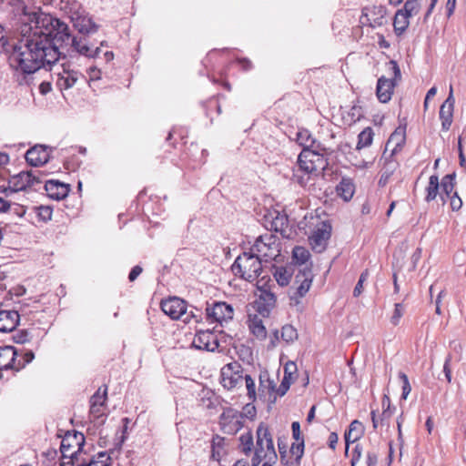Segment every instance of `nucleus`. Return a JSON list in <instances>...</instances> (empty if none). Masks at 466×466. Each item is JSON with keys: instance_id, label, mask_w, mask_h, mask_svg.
<instances>
[{"instance_id": "nucleus-1", "label": "nucleus", "mask_w": 466, "mask_h": 466, "mask_svg": "<svg viewBox=\"0 0 466 466\" xmlns=\"http://www.w3.org/2000/svg\"><path fill=\"white\" fill-rule=\"evenodd\" d=\"M17 11L20 15L19 32L22 38L8 44L5 48L10 53V58H21L30 55L31 58H46L56 56L57 58H66L64 52L70 40L69 28L59 19L41 11L39 7L20 5Z\"/></svg>"}, {"instance_id": "nucleus-2", "label": "nucleus", "mask_w": 466, "mask_h": 466, "mask_svg": "<svg viewBox=\"0 0 466 466\" xmlns=\"http://www.w3.org/2000/svg\"><path fill=\"white\" fill-rule=\"evenodd\" d=\"M312 279V269L310 267L306 266L298 271L292 286L289 289V306L295 307L298 312H303L305 309L302 298L309 292Z\"/></svg>"}, {"instance_id": "nucleus-3", "label": "nucleus", "mask_w": 466, "mask_h": 466, "mask_svg": "<svg viewBox=\"0 0 466 466\" xmlns=\"http://www.w3.org/2000/svg\"><path fill=\"white\" fill-rule=\"evenodd\" d=\"M255 252H244L236 258L231 266V270L235 276H238L249 282L254 281L259 277L262 272V264L258 253Z\"/></svg>"}, {"instance_id": "nucleus-4", "label": "nucleus", "mask_w": 466, "mask_h": 466, "mask_svg": "<svg viewBox=\"0 0 466 466\" xmlns=\"http://www.w3.org/2000/svg\"><path fill=\"white\" fill-rule=\"evenodd\" d=\"M389 77L381 76L378 78L376 86V96L380 103L386 104L390 101L394 89L401 80V72L396 60H390L386 63Z\"/></svg>"}, {"instance_id": "nucleus-5", "label": "nucleus", "mask_w": 466, "mask_h": 466, "mask_svg": "<svg viewBox=\"0 0 466 466\" xmlns=\"http://www.w3.org/2000/svg\"><path fill=\"white\" fill-rule=\"evenodd\" d=\"M64 52L68 55H77L86 56V58H99L101 56L108 58L109 56H113L112 51L108 49L107 45L104 42L100 44V46H96V48H92L87 45L86 39H77L76 36H70V40H68Z\"/></svg>"}, {"instance_id": "nucleus-6", "label": "nucleus", "mask_w": 466, "mask_h": 466, "mask_svg": "<svg viewBox=\"0 0 466 466\" xmlns=\"http://www.w3.org/2000/svg\"><path fill=\"white\" fill-rule=\"evenodd\" d=\"M360 24L363 27L376 29L389 24L388 9L383 5H370L361 9Z\"/></svg>"}, {"instance_id": "nucleus-7", "label": "nucleus", "mask_w": 466, "mask_h": 466, "mask_svg": "<svg viewBox=\"0 0 466 466\" xmlns=\"http://www.w3.org/2000/svg\"><path fill=\"white\" fill-rule=\"evenodd\" d=\"M85 445V436L78 431H67L61 441L60 451L63 458L69 459L67 463L75 464L81 456Z\"/></svg>"}, {"instance_id": "nucleus-8", "label": "nucleus", "mask_w": 466, "mask_h": 466, "mask_svg": "<svg viewBox=\"0 0 466 466\" xmlns=\"http://www.w3.org/2000/svg\"><path fill=\"white\" fill-rule=\"evenodd\" d=\"M328 165L327 159L322 154H318L308 149H302L298 157L299 171L306 174H314L317 176L321 170H324Z\"/></svg>"}, {"instance_id": "nucleus-9", "label": "nucleus", "mask_w": 466, "mask_h": 466, "mask_svg": "<svg viewBox=\"0 0 466 466\" xmlns=\"http://www.w3.org/2000/svg\"><path fill=\"white\" fill-rule=\"evenodd\" d=\"M332 227L329 221H322L309 238L312 248L321 253L326 249L327 242L331 237Z\"/></svg>"}, {"instance_id": "nucleus-10", "label": "nucleus", "mask_w": 466, "mask_h": 466, "mask_svg": "<svg viewBox=\"0 0 466 466\" xmlns=\"http://www.w3.org/2000/svg\"><path fill=\"white\" fill-rule=\"evenodd\" d=\"M256 435V452L262 453L263 455H268L269 452L272 455L277 453L274 448L272 435L267 424L260 422L257 428Z\"/></svg>"}, {"instance_id": "nucleus-11", "label": "nucleus", "mask_w": 466, "mask_h": 466, "mask_svg": "<svg viewBox=\"0 0 466 466\" xmlns=\"http://www.w3.org/2000/svg\"><path fill=\"white\" fill-rule=\"evenodd\" d=\"M32 171L20 172L10 178L8 187H0V193L8 197L12 193L25 190L32 187Z\"/></svg>"}, {"instance_id": "nucleus-12", "label": "nucleus", "mask_w": 466, "mask_h": 466, "mask_svg": "<svg viewBox=\"0 0 466 466\" xmlns=\"http://www.w3.org/2000/svg\"><path fill=\"white\" fill-rule=\"evenodd\" d=\"M207 316L222 324L223 321H228L233 319L234 309L230 304L224 301H215L212 307H207Z\"/></svg>"}, {"instance_id": "nucleus-13", "label": "nucleus", "mask_w": 466, "mask_h": 466, "mask_svg": "<svg viewBox=\"0 0 466 466\" xmlns=\"http://www.w3.org/2000/svg\"><path fill=\"white\" fill-rule=\"evenodd\" d=\"M219 346L217 336L210 330H199L195 335L191 347L197 350L215 351Z\"/></svg>"}, {"instance_id": "nucleus-14", "label": "nucleus", "mask_w": 466, "mask_h": 466, "mask_svg": "<svg viewBox=\"0 0 466 466\" xmlns=\"http://www.w3.org/2000/svg\"><path fill=\"white\" fill-rule=\"evenodd\" d=\"M17 357L18 352L15 347H0V370H13L18 371L22 370V364H19Z\"/></svg>"}, {"instance_id": "nucleus-15", "label": "nucleus", "mask_w": 466, "mask_h": 466, "mask_svg": "<svg viewBox=\"0 0 466 466\" xmlns=\"http://www.w3.org/2000/svg\"><path fill=\"white\" fill-rule=\"evenodd\" d=\"M455 99L453 96L452 86H450V91L448 97L441 106L440 108V118L441 120L442 130L448 131L451 128L453 120V110H454Z\"/></svg>"}, {"instance_id": "nucleus-16", "label": "nucleus", "mask_w": 466, "mask_h": 466, "mask_svg": "<svg viewBox=\"0 0 466 466\" xmlns=\"http://www.w3.org/2000/svg\"><path fill=\"white\" fill-rule=\"evenodd\" d=\"M70 20L75 29H76L80 34L87 35L95 33L97 30V25L90 17L85 15L84 12H71Z\"/></svg>"}, {"instance_id": "nucleus-17", "label": "nucleus", "mask_w": 466, "mask_h": 466, "mask_svg": "<svg viewBox=\"0 0 466 466\" xmlns=\"http://www.w3.org/2000/svg\"><path fill=\"white\" fill-rule=\"evenodd\" d=\"M46 60H13L10 66L15 71H21L25 75H30L40 69ZM47 64L54 65L58 60H46Z\"/></svg>"}, {"instance_id": "nucleus-18", "label": "nucleus", "mask_w": 466, "mask_h": 466, "mask_svg": "<svg viewBox=\"0 0 466 466\" xmlns=\"http://www.w3.org/2000/svg\"><path fill=\"white\" fill-rule=\"evenodd\" d=\"M27 163L34 167L43 166L49 160L47 147L42 145H36L25 153Z\"/></svg>"}, {"instance_id": "nucleus-19", "label": "nucleus", "mask_w": 466, "mask_h": 466, "mask_svg": "<svg viewBox=\"0 0 466 466\" xmlns=\"http://www.w3.org/2000/svg\"><path fill=\"white\" fill-rule=\"evenodd\" d=\"M107 400V387H101L96 391V393L90 399V413L96 418H99L103 415V408L106 405Z\"/></svg>"}, {"instance_id": "nucleus-20", "label": "nucleus", "mask_w": 466, "mask_h": 466, "mask_svg": "<svg viewBox=\"0 0 466 466\" xmlns=\"http://www.w3.org/2000/svg\"><path fill=\"white\" fill-rule=\"evenodd\" d=\"M20 316L16 310H0V332L13 331L19 324Z\"/></svg>"}, {"instance_id": "nucleus-21", "label": "nucleus", "mask_w": 466, "mask_h": 466, "mask_svg": "<svg viewBox=\"0 0 466 466\" xmlns=\"http://www.w3.org/2000/svg\"><path fill=\"white\" fill-rule=\"evenodd\" d=\"M272 245H275V236H260L256 239L251 248V251H256L263 257L271 258L273 256H276V254L268 253V250L272 249Z\"/></svg>"}, {"instance_id": "nucleus-22", "label": "nucleus", "mask_w": 466, "mask_h": 466, "mask_svg": "<svg viewBox=\"0 0 466 466\" xmlns=\"http://www.w3.org/2000/svg\"><path fill=\"white\" fill-rule=\"evenodd\" d=\"M47 195L54 199H62L68 194V186L56 180H48L45 183Z\"/></svg>"}, {"instance_id": "nucleus-23", "label": "nucleus", "mask_w": 466, "mask_h": 466, "mask_svg": "<svg viewBox=\"0 0 466 466\" xmlns=\"http://www.w3.org/2000/svg\"><path fill=\"white\" fill-rule=\"evenodd\" d=\"M410 19L407 15L398 9L392 19L393 32L396 36L400 37L405 34L410 26Z\"/></svg>"}, {"instance_id": "nucleus-24", "label": "nucleus", "mask_w": 466, "mask_h": 466, "mask_svg": "<svg viewBox=\"0 0 466 466\" xmlns=\"http://www.w3.org/2000/svg\"><path fill=\"white\" fill-rule=\"evenodd\" d=\"M405 127L402 128L400 127L390 136L386 144V148L391 146L393 147L391 150V155L400 150L403 145L405 144Z\"/></svg>"}, {"instance_id": "nucleus-25", "label": "nucleus", "mask_w": 466, "mask_h": 466, "mask_svg": "<svg viewBox=\"0 0 466 466\" xmlns=\"http://www.w3.org/2000/svg\"><path fill=\"white\" fill-rule=\"evenodd\" d=\"M336 192L345 201L352 198L355 192V185L351 178L342 177L339 184L336 187Z\"/></svg>"}, {"instance_id": "nucleus-26", "label": "nucleus", "mask_w": 466, "mask_h": 466, "mask_svg": "<svg viewBox=\"0 0 466 466\" xmlns=\"http://www.w3.org/2000/svg\"><path fill=\"white\" fill-rule=\"evenodd\" d=\"M425 201L427 203H430L437 198L438 195L441 191L439 177L437 175H431L430 177L429 183L425 188Z\"/></svg>"}, {"instance_id": "nucleus-27", "label": "nucleus", "mask_w": 466, "mask_h": 466, "mask_svg": "<svg viewBox=\"0 0 466 466\" xmlns=\"http://www.w3.org/2000/svg\"><path fill=\"white\" fill-rule=\"evenodd\" d=\"M292 274L293 272L291 268L286 267H275L273 276L279 286L286 287L289 284Z\"/></svg>"}, {"instance_id": "nucleus-28", "label": "nucleus", "mask_w": 466, "mask_h": 466, "mask_svg": "<svg viewBox=\"0 0 466 466\" xmlns=\"http://www.w3.org/2000/svg\"><path fill=\"white\" fill-rule=\"evenodd\" d=\"M398 167H399V164L396 161H393V160L386 161V163L381 170V175H380V177L379 180V186H380V187L386 186Z\"/></svg>"}, {"instance_id": "nucleus-29", "label": "nucleus", "mask_w": 466, "mask_h": 466, "mask_svg": "<svg viewBox=\"0 0 466 466\" xmlns=\"http://www.w3.org/2000/svg\"><path fill=\"white\" fill-rule=\"evenodd\" d=\"M243 376L238 371L231 373L229 375H228L226 371H222V384L224 388L231 390L233 388H236L238 385L241 384Z\"/></svg>"}, {"instance_id": "nucleus-30", "label": "nucleus", "mask_w": 466, "mask_h": 466, "mask_svg": "<svg viewBox=\"0 0 466 466\" xmlns=\"http://www.w3.org/2000/svg\"><path fill=\"white\" fill-rule=\"evenodd\" d=\"M250 322L249 329L252 334L259 340L265 339L267 337V330L262 320L255 316Z\"/></svg>"}, {"instance_id": "nucleus-31", "label": "nucleus", "mask_w": 466, "mask_h": 466, "mask_svg": "<svg viewBox=\"0 0 466 466\" xmlns=\"http://www.w3.org/2000/svg\"><path fill=\"white\" fill-rule=\"evenodd\" d=\"M288 216L278 212L276 217L271 221V229L275 232H279L283 237H285V231L288 228Z\"/></svg>"}, {"instance_id": "nucleus-32", "label": "nucleus", "mask_w": 466, "mask_h": 466, "mask_svg": "<svg viewBox=\"0 0 466 466\" xmlns=\"http://www.w3.org/2000/svg\"><path fill=\"white\" fill-rule=\"evenodd\" d=\"M187 303L185 299L177 297V320H182L184 323H187L191 317H193V312H187Z\"/></svg>"}, {"instance_id": "nucleus-33", "label": "nucleus", "mask_w": 466, "mask_h": 466, "mask_svg": "<svg viewBox=\"0 0 466 466\" xmlns=\"http://www.w3.org/2000/svg\"><path fill=\"white\" fill-rule=\"evenodd\" d=\"M422 0H406L403 6L400 8L409 17H412L420 13Z\"/></svg>"}, {"instance_id": "nucleus-34", "label": "nucleus", "mask_w": 466, "mask_h": 466, "mask_svg": "<svg viewBox=\"0 0 466 466\" xmlns=\"http://www.w3.org/2000/svg\"><path fill=\"white\" fill-rule=\"evenodd\" d=\"M456 173L452 172L451 174L445 175L441 181L440 182V185L441 187L442 192L447 196L450 197V195L452 193L456 181Z\"/></svg>"}, {"instance_id": "nucleus-35", "label": "nucleus", "mask_w": 466, "mask_h": 466, "mask_svg": "<svg viewBox=\"0 0 466 466\" xmlns=\"http://www.w3.org/2000/svg\"><path fill=\"white\" fill-rule=\"evenodd\" d=\"M310 257L309 251L301 246H296L292 251V260L299 265L305 264Z\"/></svg>"}, {"instance_id": "nucleus-36", "label": "nucleus", "mask_w": 466, "mask_h": 466, "mask_svg": "<svg viewBox=\"0 0 466 466\" xmlns=\"http://www.w3.org/2000/svg\"><path fill=\"white\" fill-rule=\"evenodd\" d=\"M297 142L303 147V149H308L310 147H314L316 144V140L311 137V134L309 130L303 129L297 133Z\"/></svg>"}, {"instance_id": "nucleus-37", "label": "nucleus", "mask_w": 466, "mask_h": 466, "mask_svg": "<svg viewBox=\"0 0 466 466\" xmlns=\"http://www.w3.org/2000/svg\"><path fill=\"white\" fill-rule=\"evenodd\" d=\"M373 140V131L371 127H367L362 130L358 136L357 149L369 147Z\"/></svg>"}, {"instance_id": "nucleus-38", "label": "nucleus", "mask_w": 466, "mask_h": 466, "mask_svg": "<svg viewBox=\"0 0 466 466\" xmlns=\"http://www.w3.org/2000/svg\"><path fill=\"white\" fill-rule=\"evenodd\" d=\"M239 448L241 451L244 454L248 455L252 451V449L254 448L253 435L251 431H248L247 433L242 434L239 437Z\"/></svg>"}, {"instance_id": "nucleus-39", "label": "nucleus", "mask_w": 466, "mask_h": 466, "mask_svg": "<svg viewBox=\"0 0 466 466\" xmlns=\"http://www.w3.org/2000/svg\"><path fill=\"white\" fill-rule=\"evenodd\" d=\"M305 441L301 439L299 441L293 442L290 447V453L295 455V466H299L304 455Z\"/></svg>"}, {"instance_id": "nucleus-40", "label": "nucleus", "mask_w": 466, "mask_h": 466, "mask_svg": "<svg viewBox=\"0 0 466 466\" xmlns=\"http://www.w3.org/2000/svg\"><path fill=\"white\" fill-rule=\"evenodd\" d=\"M364 431L363 424L360 420H354L350 424L349 430L346 432L352 437L353 441H359L363 436Z\"/></svg>"}, {"instance_id": "nucleus-41", "label": "nucleus", "mask_w": 466, "mask_h": 466, "mask_svg": "<svg viewBox=\"0 0 466 466\" xmlns=\"http://www.w3.org/2000/svg\"><path fill=\"white\" fill-rule=\"evenodd\" d=\"M268 383V389L269 391H276V393L282 397L286 394V392L289 390V387H290V381H289L287 379H283L280 385L279 386L278 389H276V384L274 383L273 380L268 379L267 381Z\"/></svg>"}, {"instance_id": "nucleus-42", "label": "nucleus", "mask_w": 466, "mask_h": 466, "mask_svg": "<svg viewBox=\"0 0 466 466\" xmlns=\"http://www.w3.org/2000/svg\"><path fill=\"white\" fill-rule=\"evenodd\" d=\"M243 418L241 412L238 410L228 407L225 408L221 415L219 416V422H228L231 423L235 419Z\"/></svg>"}, {"instance_id": "nucleus-43", "label": "nucleus", "mask_w": 466, "mask_h": 466, "mask_svg": "<svg viewBox=\"0 0 466 466\" xmlns=\"http://www.w3.org/2000/svg\"><path fill=\"white\" fill-rule=\"evenodd\" d=\"M299 337L297 329L292 325H284L281 329V339L287 343L293 342Z\"/></svg>"}, {"instance_id": "nucleus-44", "label": "nucleus", "mask_w": 466, "mask_h": 466, "mask_svg": "<svg viewBox=\"0 0 466 466\" xmlns=\"http://www.w3.org/2000/svg\"><path fill=\"white\" fill-rule=\"evenodd\" d=\"M162 311L171 319H175V297H168L160 303Z\"/></svg>"}, {"instance_id": "nucleus-45", "label": "nucleus", "mask_w": 466, "mask_h": 466, "mask_svg": "<svg viewBox=\"0 0 466 466\" xmlns=\"http://www.w3.org/2000/svg\"><path fill=\"white\" fill-rule=\"evenodd\" d=\"M110 457L104 451L99 452L96 457H93L88 462L85 461V466H109L107 462Z\"/></svg>"}, {"instance_id": "nucleus-46", "label": "nucleus", "mask_w": 466, "mask_h": 466, "mask_svg": "<svg viewBox=\"0 0 466 466\" xmlns=\"http://www.w3.org/2000/svg\"><path fill=\"white\" fill-rule=\"evenodd\" d=\"M258 301L266 303L269 308L273 309L276 305L277 298L270 290L263 289Z\"/></svg>"}, {"instance_id": "nucleus-47", "label": "nucleus", "mask_w": 466, "mask_h": 466, "mask_svg": "<svg viewBox=\"0 0 466 466\" xmlns=\"http://www.w3.org/2000/svg\"><path fill=\"white\" fill-rule=\"evenodd\" d=\"M77 78H78L77 73H76V72L67 73L66 76H62L59 78L58 85L60 86V87H63L66 89L70 88L77 81Z\"/></svg>"}, {"instance_id": "nucleus-48", "label": "nucleus", "mask_w": 466, "mask_h": 466, "mask_svg": "<svg viewBox=\"0 0 466 466\" xmlns=\"http://www.w3.org/2000/svg\"><path fill=\"white\" fill-rule=\"evenodd\" d=\"M405 306L403 303H395L393 314L390 318V322L394 326L398 325L400 318L403 316Z\"/></svg>"}, {"instance_id": "nucleus-49", "label": "nucleus", "mask_w": 466, "mask_h": 466, "mask_svg": "<svg viewBox=\"0 0 466 466\" xmlns=\"http://www.w3.org/2000/svg\"><path fill=\"white\" fill-rule=\"evenodd\" d=\"M399 378L400 379V380L402 381V393H401V398L403 400H406L408 395L410 394V390H411V387H410V381H409V379H408V376L404 373V372H400L399 373Z\"/></svg>"}, {"instance_id": "nucleus-50", "label": "nucleus", "mask_w": 466, "mask_h": 466, "mask_svg": "<svg viewBox=\"0 0 466 466\" xmlns=\"http://www.w3.org/2000/svg\"><path fill=\"white\" fill-rule=\"evenodd\" d=\"M246 381V387L248 390V396L250 400H254L256 399V387L255 381L250 375H246L243 377Z\"/></svg>"}, {"instance_id": "nucleus-51", "label": "nucleus", "mask_w": 466, "mask_h": 466, "mask_svg": "<svg viewBox=\"0 0 466 466\" xmlns=\"http://www.w3.org/2000/svg\"><path fill=\"white\" fill-rule=\"evenodd\" d=\"M450 199V205L452 211H459L462 207V200L459 197L456 191H452V193L448 197Z\"/></svg>"}, {"instance_id": "nucleus-52", "label": "nucleus", "mask_w": 466, "mask_h": 466, "mask_svg": "<svg viewBox=\"0 0 466 466\" xmlns=\"http://www.w3.org/2000/svg\"><path fill=\"white\" fill-rule=\"evenodd\" d=\"M257 410L253 404L247 403L243 407V412H241V415H243V418H248L250 420H253L256 417Z\"/></svg>"}, {"instance_id": "nucleus-53", "label": "nucleus", "mask_w": 466, "mask_h": 466, "mask_svg": "<svg viewBox=\"0 0 466 466\" xmlns=\"http://www.w3.org/2000/svg\"><path fill=\"white\" fill-rule=\"evenodd\" d=\"M52 212H53V210L50 207L42 206L38 208V217L43 221H48L52 218Z\"/></svg>"}, {"instance_id": "nucleus-54", "label": "nucleus", "mask_w": 466, "mask_h": 466, "mask_svg": "<svg viewBox=\"0 0 466 466\" xmlns=\"http://www.w3.org/2000/svg\"><path fill=\"white\" fill-rule=\"evenodd\" d=\"M35 358L33 351H25L23 355H18L17 360L19 364H22V369L28 363H30Z\"/></svg>"}, {"instance_id": "nucleus-55", "label": "nucleus", "mask_w": 466, "mask_h": 466, "mask_svg": "<svg viewBox=\"0 0 466 466\" xmlns=\"http://www.w3.org/2000/svg\"><path fill=\"white\" fill-rule=\"evenodd\" d=\"M299 171L298 170L296 173H294L293 180L299 184L300 186L305 187L308 184L309 180V176L311 174H306V172H303L302 175H299Z\"/></svg>"}, {"instance_id": "nucleus-56", "label": "nucleus", "mask_w": 466, "mask_h": 466, "mask_svg": "<svg viewBox=\"0 0 466 466\" xmlns=\"http://www.w3.org/2000/svg\"><path fill=\"white\" fill-rule=\"evenodd\" d=\"M451 355L449 354L444 361L443 373L448 383L451 382Z\"/></svg>"}, {"instance_id": "nucleus-57", "label": "nucleus", "mask_w": 466, "mask_h": 466, "mask_svg": "<svg viewBox=\"0 0 466 466\" xmlns=\"http://www.w3.org/2000/svg\"><path fill=\"white\" fill-rule=\"evenodd\" d=\"M362 454V448L360 444H357L352 451V458L350 461V466H356V464L360 461Z\"/></svg>"}, {"instance_id": "nucleus-58", "label": "nucleus", "mask_w": 466, "mask_h": 466, "mask_svg": "<svg viewBox=\"0 0 466 466\" xmlns=\"http://www.w3.org/2000/svg\"><path fill=\"white\" fill-rule=\"evenodd\" d=\"M212 55L213 56H232L234 58H238V54L237 53V51L234 49H228V48H224V49H221L218 51H213Z\"/></svg>"}, {"instance_id": "nucleus-59", "label": "nucleus", "mask_w": 466, "mask_h": 466, "mask_svg": "<svg viewBox=\"0 0 466 466\" xmlns=\"http://www.w3.org/2000/svg\"><path fill=\"white\" fill-rule=\"evenodd\" d=\"M291 430H292V436L293 439L296 441H299L301 439H304L301 431H300V424L299 421H293L291 424Z\"/></svg>"}, {"instance_id": "nucleus-60", "label": "nucleus", "mask_w": 466, "mask_h": 466, "mask_svg": "<svg viewBox=\"0 0 466 466\" xmlns=\"http://www.w3.org/2000/svg\"><path fill=\"white\" fill-rule=\"evenodd\" d=\"M30 335L26 330H21L15 336V341L16 343L24 344L30 340Z\"/></svg>"}, {"instance_id": "nucleus-61", "label": "nucleus", "mask_w": 466, "mask_h": 466, "mask_svg": "<svg viewBox=\"0 0 466 466\" xmlns=\"http://www.w3.org/2000/svg\"><path fill=\"white\" fill-rule=\"evenodd\" d=\"M379 461V456L375 451H368L366 456L367 466H376Z\"/></svg>"}, {"instance_id": "nucleus-62", "label": "nucleus", "mask_w": 466, "mask_h": 466, "mask_svg": "<svg viewBox=\"0 0 466 466\" xmlns=\"http://www.w3.org/2000/svg\"><path fill=\"white\" fill-rule=\"evenodd\" d=\"M271 310L272 309L266 303L257 301V311L263 317L268 316Z\"/></svg>"}, {"instance_id": "nucleus-63", "label": "nucleus", "mask_w": 466, "mask_h": 466, "mask_svg": "<svg viewBox=\"0 0 466 466\" xmlns=\"http://www.w3.org/2000/svg\"><path fill=\"white\" fill-rule=\"evenodd\" d=\"M221 425V429L225 433L228 434H236L238 432V428H235V426L232 423L228 422H219Z\"/></svg>"}, {"instance_id": "nucleus-64", "label": "nucleus", "mask_w": 466, "mask_h": 466, "mask_svg": "<svg viewBox=\"0 0 466 466\" xmlns=\"http://www.w3.org/2000/svg\"><path fill=\"white\" fill-rule=\"evenodd\" d=\"M263 458L265 460V462L262 464V466H273L278 460L277 453H274L273 455L269 452L268 455H263Z\"/></svg>"}]
</instances>
